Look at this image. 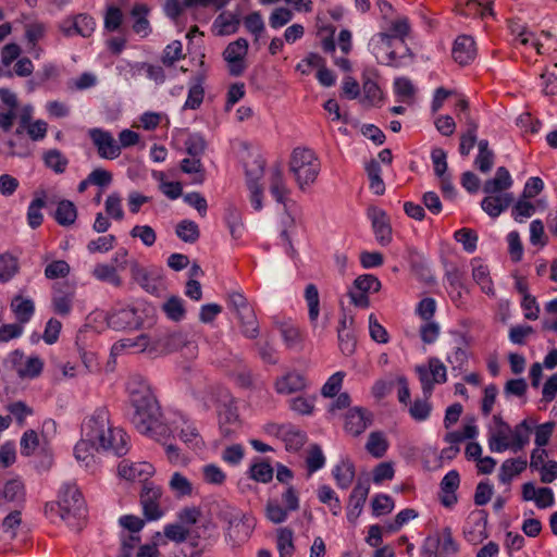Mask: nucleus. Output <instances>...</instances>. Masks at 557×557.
I'll return each mask as SVG.
<instances>
[{"label": "nucleus", "instance_id": "a18cd8bd", "mask_svg": "<svg viewBox=\"0 0 557 557\" xmlns=\"http://www.w3.org/2000/svg\"><path fill=\"white\" fill-rule=\"evenodd\" d=\"M509 255L513 262H519L523 256V247L520 236L517 232H511L507 236Z\"/></svg>", "mask_w": 557, "mask_h": 557}, {"label": "nucleus", "instance_id": "ddd939ff", "mask_svg": "<svg viewBox=\"0 0 557 557\" xmlns=\"http://www.w3.org/2000/svg\"><path fill=\"white\" fill-rule=\"evenodd\" d=\"M20 132H25L33 140L42 139L48 132V123L34 120L28 111L20 117Z\"/></svg>", "mask_w": 557, "mask_h": 557}, {"label": "nucleus", "instance_id": "c9c22d12", "mask_svg": "<svg viewBox=\"0 0 557 557\" xmlns=\"http://www.w3.org/2000/svg\"><path fill=\"white\" fill-rule=\"evenodd\" d=\"M362 100L372 106L383 100V91L375 82L368 79L363 83Z\"/></svg>", "mask_w": 557, "mask_h": 557}, {"label": "nucleus", "instance_id": "f257e3e1", "mask_svg": "<svg viewBox=\"0 0 557 557\" xmlns=\"http://www.w3.org/2000/svg\"><path fill=\"white\" fill-rule=\"evenodd\" d=\"M409 34L410 25L406 18L392 20L376 44V51L382 61L392 63L409 53L405 42Z\"/></svg>", "mask_w": 557, "mask_h": 557}, {"label": "nucleus", "instance_id": "4c0bfd02", "mask_svg": "<svg viewBox=\"0 0 557 557\" xmlns=\"http://www.w3.org/2000/svg\"><path fill=\"white\" fill-rule=\"evenodd\" d=\"M371 506L375 516H383L392 512L394 500L388 495L380 494L372 499Z\"/></svg>", "mask_w": 557, "mask_h": 557}, {"label": "nucleus", "instance_id": "6ab92c4d", "mask_svg": "<svg viewBox=\"0 0 557 557\" xmlns=\"http://www.w3.org/2000/svg\"><path fill=\"white\" fill-rule=\"evenodd\" d=\"M370 214L376 237L381 242L389 240L392 235V228L387 221L385 212L374 208L370 211Z\"/></svg>", "mask_w": 557, "mask_h": 557}, {"label": "nucleus", "instance_id": "ea45409f", "mask_svg": "<svg viewBox=\"0 0 557 557\" xmlns=\"http://www.w3.org/2000/svg\"><path fill=\"white\" fill-rule=\"evenodd\" d=\"M123 22L122 11L113 5L108 7L104 15V27L109 32H114L120 28Z\"/></svg>", "mask_w": 557, "mask_h": 557}, {"label": "nucleus", "instance_id": "4d7b16f0", "mask_svg": "<svg viewBox=\"0 0 557 557\" xmlns=\"http://www.w3.org/2000/svg\"><path fill=\"white\" fill-rule=\"evenodd\" d=\"M409 411L416 420H424L431 412V405L428 399H416Z\"/></svg>", "mask_w": 557, "mask_h": 557}, {"label": "nucleus", "instance_id": "20e7f679", "mask_svg": "<svg viewBox=\"0 0 557 557\" xmlns=\"http://www.w3.org/2000/svg\"><path fill=\"white\" fill-rule=\"evenodd\" d=\"M133 404L136 408V424L143 433L157 431L160 426V411L150 393L135 392Z\"/></svg>", "mask_w": 557, "mask_h": 557}, {"label": "nucleus", "instance_id": "49530a36", "mask_svg": "<svg viewBox=\"0 0 557 557\" xmlns=\"http://www.w3.org/2000/svg\"><path fill=\"white\" fill-rule=\"evenodd\" d=\"M22 523V513L21 511H13L8 515L2 523L3 533L7 536L13 537L16 534V528H18Z\"/></svg>", "mask_w": 557, "mask_h": 557}, {"label": "nucleus", "instance_id": "8fccbe9b", "mask_svg": "<svg viewBox=\"0 0 557 557\" xmlns=\"http://www.w3.org/2000/svg\"><path fill=\"white\" fill-rule=\"evenodd\" d=\"M182 51H183L182 44L177 40L172 41L164 49L162 62L169 66L173 65L175 61L181 59Z\"/></svg>", "mask_w": 557, "mask_h": 557}, {"label": "nucleus", "instance_id": "b1692460", "mask_svg": "<svg viewBox=\"0 0 557 557\" xmlns=\"http://www.w3.org/2000/svg\"><path fill=\"white\" fill-rule=\"evenodd\" d=\"M12 310L21 323L27 322L34 313V304L32 300L16 296L11 302Z\"/></svg>", "mask_w": 557, "mask_h": 557}, {"label": "nucleus", "instance_id": "0eeeda50", "mask_svg": "<svg viewBox=\"0 0 557 557\" xmlns=\"http://www.w3.org/2000/svg\"><path fill=\"white\" fill-rule=\"evenodd\" d=\"M248 49V41L244 38H238L225 48L223 57L232 75L238 76L244 73Z\"/></svg>", "mask_w": 557, "mask_h": 557}, {"label": "nucleus", "instance_id": "473e14b6", "mask_svg": "<svg viewBox=\"0 0 557 557\" xmlns=\"http://www.w3.org/2000/svg\"><path fill=\"white\" fill-rule=\"evenodd\" d=\"M244 25L256 39H258L264 32V22L259 12H251L244 17Z\"/></svg>", "mask_w": 557, "mask_h": 557}, {"label": "nucleus", "instance_id": "4468645a", "mask_svg": "<svg viewBox=\"0 0 557 557\" xmlns=\"http://www.w3.org/2000/svg\"><path fill=\"white\" fill-rule=\"evenodd\" d=\"M516 287L521 295V307L524 310V317L527 320L534 321L539 318L540 308L536 298L530 293L528 284L519 278L516 282Z\"/></svg>", "mask_w": 557, "mask_h": 557}, {"label": "nucleus", "instance_id": "9d476101", "mask_svg": "<svg viewBox=\"0 0 557 557\" xmlns=\"http://www.w3.org/2000/svg\"><path fill=\"white\" fill-rule=\"evenodd\" d=\"M381 287L380 281L372 275H360L355 280L354 289L350 292L352 302L359 307L369 305L368 292H377Z\"/></svg>", "mask_w": 557, "mask_h": 557}, {"label": "nucleus", "instance_id": "c85d7f7f", "mask_svg": "<svg viewBox=\"0 0 557 557\" xmlns=\"http://www.w3.org/2000/svg\"><path fill=\"white\" fill-rule=\"evenodd\" d=\"M71 267L65 260H54L45 269V276L49 280L64 278L70 274Z\"/></svg>", "mask_w": 557, "mask_h": 557}, {"label": "nucleus", "instance_id": "393cba45", "mask_svg": "<svg viewBox=\"0 0 557 557\" xmlns=\"http://www.w3.org/2000/svg\"><path fill=\"white\" fill-rule=\"evenodd\" d=\"M305 387V380L300 374L288 373L276 383V389L280 393H296Z\"/></svg>", "mask_w": 557, "mask_h": 557}, {"label": "nucleus", "instance_id": "0e129e2a", "mask_svg": "<svg viewBox=\"0 0 557 557\" xmlns=\"http://www.w3.org/2000/svg\"><path fill=\"white\" fill-rule=\"evenodd\" d=\"M542 483H552L557 479V461L549 460L536 470Z\"/></svg>", "mask_w": 557, "mask_h": 557}, {"label": "nucleus", "instance_id": "aec40b11", "mask_svg": "<svg viewBox=\"0 0 557 557\" xmlns=\"http://www.w3.org/2000/svg\"><path fill=\"white\" fill-rule=\"evenodd\" d=\"M369 421L360 409H351L346 414L345 428L350 434L359 435L367 429Z\"/></svg>", "mask_w": 557, "mask_h": 557}, {"label": "nucleus", "instance_id": "774afa93", "mask_svg": "<svg viewBox=\"0 0 557 557\" xmlns=\"http://www.w3.org/2000/svg\"><path fill=\"white\" fill-rule=\"evenodd\" d=\"M493 495V488L490 484L481 482L478 484L475 493H474V503L478 506H483L487 504Z\"/></svg>", "mask_w": 557, "mask_h": 557}, {"label": "nucleus", "instance_id": "cd10ccee", "mask_svg": "<svg viewBox=\"0 0 557 557\" xmlns=\"http://www.w3.org/2000/svg\"><path fill=\"white\" fill-rule=\"evenodd\" d=\"M45 206L46 200L44 197H37L30 202L27 211V220L33 228L38 227L42 223L44 215L41 211Z\"/></svg>", "mask_w": 557, "mask_h": 557}, {"label": "nucleus", "instance_id": "69168bd1", "mask_svg": "<svg viewBox=\"0 0 557 557\" xmlns=\"http://www.w3.org/2000/svg\"><path fill=\"white\" fill-rule=\"evenodd\" d=\"M120 524L127 531L136 533L145 527V520L138 516L126 515L120 519Z\"/></svg>", "mask_w": 557, "mask_h": 557}, {"label": "nucleus", "instance_id": "13d9d810", "mask_svg": "<svg viewBox=\"0 0 557 557\" xmlns=\"http://www.w3.org/2000/svg\"><path fill=\"white\" fill-rule=\"evenodd\" d=\"M163 308L166 314L173 320H180L185 313V309L183 307L182 301L176 297H171L164 304Z\"/></svg>", "mask_w": 557, "mask_h": 557}, {"label": "nucleus", "instance_id": "bb28decb", "mask_svg": "<svg viewBox=\"0 0 557 557\" xmlns=\"http://www.w3.org/2000/svg\"><path fill=\"white\" fill-rule=\"evenodd\" d=\"M369 494V486L363 483H357L354 487L350 497L349 505L354 509V515L357 517L362 510V507L367 500Z\"/></svg>", "mask_w": 557, "mask_h": 557}, {"label": "nucleus", "instance_id": "338daca9", "mask_svg": "<svg viewBox=\"0 0 557 557\" xmlns=\"http://www.w3.org/2000/svg\"><path fill=\"white\" fill-rule=\"evenodd\" d=\"M171 487L180 495H189L191 493L190 482L180 473H175L171 480Z\"/></svg>", "mask_w": 557, "mask_h": 557}, {"label": "nucleus", "instance_id": "052dcab7", "mask_svg": "<svg viewBox=\"0 0 557 557\" xmlns=\"http://www.w3.org/2000/svg\"><path fill=\"white\" fill-rule=\"evenodd\" d=\"M42 369V362L37 357L28 358L23 367L18 369L21 376L33 377L40 373Z\"/></svg>", "mask_w": 557, "mask_h": 557}, {"label": "nucleus", "instance_id": "5fc2aeb1", "mask_svg": "<svg viewBox=\"0 0 557 557\" xmlns=\"http://www.w3.org/2000/svg\"><path fill=\"white\" fill-rule=\"evenodd\" d=\"M343 380L344 374L342 372L333 374L324 384L322 388V394L325 397H334L335 395H337V393L341 391Z\"/></svg>", "mask_w": 557, "mask_h": 557}, {"label": "nucleus", "instance_id": "3c124183", "mask_svg": "<svg viewBox=\"0 0 557 557\" xmlns=\"http://www.w3.org/2000/svg\"><path fill=\"white\" fill-rule=\"evenodd\" d=\"M535 211L534 205L527 200L524 196L520 198L513 206L511 213L516 220L519 218H530Z\"/></svg>", "mask_w": 557, "mask_h": 557}, {"label": "nucleus", "instance_id": "72a5a7b5", "mask_svg": "<svg viewBox=\"0 0 557 557\" xmlns=\"http://www.w3.org/2000/svg\"><path fill=\"white\" fill-rule=\"evenodd\" d=\"M17 261L10 255H0V281H9L17 272Z\"/></svg>", "mask_w": 557, "mask_h": 557}, {"label": "nucleus", "instance_id": "c03bdc74", "mask_svg": "<svg viewBox=\"0 0 557 557\" xmlns=\"http://www.w3.org/2000/svg\"><path fill=\"white\" fill-rule=\"evenodd\" d=\"M554 429V422H546L534 426L535 444L537 447H544L548 444Z\"/></svg>", "mask_w": 557, "mask_h": 557}, {"label": "nucleus", "instance_id": "c756f323", "mask_svg": "<svg viewBox=\"0 0 557 557\" xmlns=\"http://www.w3.org/2000/svg\"><path fill=\"white\" fill-rule=\"evenodd\" d=\"M307 64L309 66L319 67L318 78L324 86H331L334 84V76L330 70L324 67L322 59L317 54H311L307 59Z\"/></svg>", "mask_w": 557, "mask_h": 557}, {"label": "nucleus", "instance_id": "a878e982", "mask_svg": "<svg viewBox=\"0 0 557 557\" xmlns=\"http://www.w3.org/2000/svg\"><path fill=\"white\" fill-rule=\"evenodd\" d=\"M277 549L281 557H288L295 549L294 533L288 528H280L276 532Z\"/></svg>", "mask_w": 557, "mask_h": 557}, {"label": "nucleus", "instance_id": "a19ab883", "mask_svg": "<svg viewBox=\"0 0 557 557\" xmlns=\"http://www.w3.org/2000/svg\"><path fill=\"white\" fill-rule=\"evenodd\" d=\"M318 498L322 504L329 506V508L333 511V515H336L339 510V499L330 486L320 487L318 492Z\"/></svg>", "mask_w": 557, "mask_h": 557}, {"label": "nucleus", "instance_id": "bf43d9fd", "mask_svg": "<svg viewBox=\"0 0 557 557\" xmlns=\"http://www.w3.org/2000/svg\"><path fill=\"white\" fill-rule=\"evenodd\" d=\"M106 211L113 219L121 220L123 218L122 200L116 195H111L106 200Z\"/></svg>", "mask_w": 557, "mask_h": 557}, {"label": "nucleus", "instance_id": "79ce46f5", "mask_svg": "<svg viewBox=\"0 0 557 557\" xmlns=\"http://www.w3.org/2000/svg\"><path fill=\"white\" fill-rule=\"evenodd\" d=\"M455 238L468 251H473L476 248L478 234L470 228H461L455 233Z\"/></svg>", "mask_w": 557, "mask_h": 557}, {"label": "nucleus", "instance_id": "7ed1b4c3", "mask_svg": "<svg viewBox=\"0 0 557 557\" xmlns=\"http://www.w3.org/2000/svg\"><path fill=\"white\" fill-rule=\"evenodd\" d=\"M85 434L94 436L95 441L98 442L97 446L103 449L120 451L125 445L122 432L113 429L104 416L90 418L85 423Z\"/></svg>", "mask_w": 557, "mask_h": 557}, {"label": "nucleus", "instance_id": "37998d69", "mask_svg": "<svg viewBox=\"0 0 557 557\" xmlns=\"http://www.w3.org/2000/svg\"><path fill=\"white\" fill-rule=\"evenodd\" d=\"M251 478L261 483H268L273 478V469L267 462L256 463L250 469Z\"/></svg>", "mask_w": 557, "mask_h": 557}, {"label": "nucleus", "instance_id": "a211bd4d", "mask_svg": "<svg viewBox=\"0 0 557 557\" xmlns=\"http://www.w3.org/2000/svg\"><path fill=\"white\" fill-rule=\"evenodd\" d=\"M150 9L147 4L135 3L131 10V16L134 21L133 29L137 34L146 35L149 28L148 14Z\"/></svg>", "mask_w": 557, "mask_h": 557}, {"label": "nucleus", "instance_id": "58836bf2", "mask_svg": "<svg viewBox=\"0 0 557 557\" xmlns=\"http://www.w3.org/2000/svg\"><path fill=\"white\" fill-rule=\"evenodd\" d=\"M265 515L271 522L278 524L287 519L288 510L284 506L272 500L267 505Z\"/></svg>", "mask_w": 557, "mask_h": 557}, {"label": "nucleus", "instance_id": "680f3d73", "mask_svg": "<svg viewBox=\"0 0 557 557\" xmlns=\"http://www.w3.org/2000/svg\"><path fill=\"white\" fill-rule=\"evenodd\" d=\"M534 330L532 326H515L509 332V338L513 344L523 345L527 338L533 334Z\"/></svg>", "mask_w": 557, "mask_h": 557}, {"label": "nucleus", "instance_id": "423d86ee", "mask_svg": "<svg viewBox=\"0 0 557 557\" xmlns=\"http://www.w3.org/2000/svg\"><path fill=\"white\" fill-rule=\"evenodd\" d=\"M290 166L301 184H308L315 180L318 164L314 153L307 148H297L293 152Z\"/></svg>", "mask_w": 557, "mask_h": 557}, {"label": "nucleus", "instance_id": "dca6fc26", "mask_svg": "<svg viewBox=\"0 0 557 557\" xmlns=\"http://www.w3.org/2000/svg\"><path fill=\"white\" fill-rule=\"evenodd\" d=\"M460 478L457 471H449L442 480L441 487L443 492L442 503L449 507L456 503V491L459 487Z\"/></svg>", "mask_w": 557, "mask_h": 557}, {"label": "nucleus", "instance_id": "2eb2a0df", "mask_svg": "<svg viewBox=\"0 0 557 557\" xmlns=\"http://www.w3.org/2000/svg\"><path fill=\"white\" fill-rule=\"evenodd\" d=\"M511 447H513L512 431L508 424L502 422L490 440V448L493 451L500 453Z\"/></svg>", "mask_w": 557, "mask_h": 557}, {"label": "nucleus", "instance_id": "f8f14e48", "mask_svg": "<svg viewBox=\"0 0 557 557\" xmlns=\"http://www.w3.org/2000/svg\"><path fill=\"white\" fill-rule=\"evenodd\" d=\"M160 493L153 487L144 486L141 493V505L144 515L148 520H157L163 516V510L160 508L158 498Z\"/></svg>", "mask_w": 557, "mask_h": 557}, {"label": "nucleus", "instance_id": "e433bc0d", "mask_svg": "<svg viewBox=\"0 0 557 557\" xmlns=\"http://www.w3.org/2000/svg\"><path fill=\"white\" fill-rule=\"evenodd\" d=\"M293 20V11L286 7L275 8L270 15V24L273 28L287 25Z\"/></svg>", "mask_w": 557, "mask_h": 557}, {"label": "nucleus", "instance_id": "603ef678", "mask_svg": "<svg viewBox=\"0 0 557 557\" xmlns=\"http://www.w3.org/2000/svg\"><path fill=\"white\" fill-rule=\"evenodd\" d=\"M306 462H307L308 471L310 473L320 469L324 465V456H323L321 449L317 446L311 447L308 450Z\"/></svg>", "mask_w": 557, "mask_h": 557}, {"label": "nucleus", "instance_id": "09e8293b", "mask_svg": "<svg viewBox=\"0 0 557 557\" xmlns=\"http://www.w3.org/2000/svg\"><path fill=\"white\" fill-rule=\"evenodd\" d=\"M202 513L198 507H186L178 515L182 525L185 528L195 525L201 518Z\"/></svg>", "mask_w": 557, "mask_h": 557}, {"label": "nucleus", "instance_id": "1a4fd4ad", "mask_svg": "<svg viewBox=\"0 0 557 557\" xmlns=\"http://www.w3.org/2000/svg\"><path fill=\"white\" fill-rule=\"evenodd\" d=\"M521 498L527 503H534L537 509L549 508L555 502L552 488L537 486L533 482H525L522 484Z\"/></svg>", "mask_w": 557, "mask_h": 557}, {"label": "nucleus", "instance_id": "e2e57ef3", "mask_svg": "<svg viewBox=\"0 0 557 557\" xmlns=\"http://www.w3.org/2000/svg\"><path fill=\"white\" fill-rule=\"evenodd\" d=\"M112 181V174L103 169H96L88 175V182L98 187H106Z\"/></svg>", "mask_w": 557, "mask_h": 557}, {"label": "nucleus", "instance_id": "412c9836", "mask_svg": "<svg viewBox=\"0 0 557 557\" xmlns=\"http://www.w3.org/2000/svg\"><path fill=\"white\" fill-rule=\"evenodd\" d=\"M528 462L523 458H510L503 462L500 468V480L509 482L527 469Z\"/></svg>", "mask_w": 557, "mask_h": 557}, {"label": "nucleus", "instance_id": "6e6552de", "mask_svg": "<svg viewBox=\"0 0 557 557\" xmlns=\"http://www.w3.org/2000/svg\"><path fill=\"white\" fill-rule=\"evenodd\" d=\"M89 136L97 148L100 158L114 160L121 154V146L117 144L113 135L100 128L89 132Z\"/></svg>", "mask_w": 557, "mask_h": 557}, {"label": "nucleus", "instance_id": "2f4dec72", "mask_svg": "<svg viewBox=\"0 0 557 557\" xmlns=\"http://www.w3.org/2000/svg\"><path fill=\"white\" fill-rule=\"evenodd\" d=\"M335 28L332 25L319 24L317 35L320 38L323 49L326 52L335 51L334 44Z\"/></svg>", "mask_w": 557, "mask_h": 557}, {"label": "nucleus", "instance_id": "4be33fe9", "mask_svg": "<svg viewBox=\"0 0 557 557\" xmlns=\"http://www.w3.org/2000/svg\"><path fill=\"white\" fill-rule=\"evenodd\" d=\"M97 449H98V446L96 444L94 436H88L85 434V425H84L83 430H82V438L78 441V443L75 445V448H74L76 459L87 460V459L94 457Z\"/></svg>", "mask_w": 557, "mask_h": 557}, {"label": "nucleus", "instance_id": "6e6d98bb", "mask_svg": "<svg viewBox=\"0 0 557 557\" xmlns=\"http://www.w3.org/2000/svg\"><path fill=\"white\" fill-rule=\"evenodd\" d=\"M95 275L101 281H108L113 283L114 285L120 284V277L116 274V269L113 265L101 264L98 265L95 271Z\"/></svg>", "mask_w": 557, "mask_h": 557}, {"label": "nucleus", "instance_id": "864d4df0", "mask_svg": "<svg viewBox=\"0 0 557 557\" xmlns=\"http://www.w3.org/2000/svg\"><path fill=\"white\" fill-rule=\"evenodd\" d=\"M164 535L173 542H184L189 536V529L182 524H170L165 527Z\"/></svg>", "mask_w": 557, "mask_h": 557}, {"label": "nucleus", "instance_id": "f3484780", "mask_svg": "<svg viewBox=\"0 0 557 557\" xmlns=\"http://www.w3.org/2000/svg\"><path fill=\"white\" fill-rule=\"evenodd\" d=\"M54 218L60 225L70 226L77 219V208L70 200H61L57 205Z\"/></svg>", "mask_w": 557, "mask_h": 557}, {"label": "nucleus", "instance_id": "de8ad7c7", "mask_svg": "<svg viewBox=\"0 0 557 557\" xmlns=\"http://www.w3.org/2000/svg\"><path fill=\"white\" fill-rule=\"evenodd\" d=\"M46 164L57 173H62L67 164L66 159L57 150H50L45 156Z\"/></svg>", "mask_w": 557, "mask_h": 557}, {"label": "nucleus", "instance_id": "5701e85b", "mask_svg": "<svg viewBox=\"0 0 557 557\" xmlns=\"http://www.w3.org/2000/svg\"><path fill=\"white\" fill-rule=\"evenodd\" d=\"M366 448L374 458H382L388 449V441L382 432H372Z\"/></svg>", "mask_w": 557, "mask_h": 557}, {"label": "nucleus", "instance_id": "7c9ffc66", "mask_svg": "<svg viewBox=\"0 0 557 557\" xmlns=\"http://www.w3.org/2000/svg\"><path fill=\"white\" fill-rule=\"evenodd\" d=\"M395 476L394 465L391 461L381 462L372 471V480L375 484L392 481Z\"/></svg>", "mask_w": 557, "mask_h": 557}, {"label": "nucleus", "instance_id": "f704fd0d", "mask_svg": "<svg viewBox=\"0 0 557 557\" xmlns=\"http://www.w3.org/2000/svg\"><path fill=\"white\" fill-rule=\"evenodd\" d=\"M176 234L182 240L193 243L199 237V228L196 223L185 220L177 225Z\"/></svg>", "mask_w": 557, "mask_h": 557}, {"label": "nucleus", "instance_id": "9b49d317", "mask_svg": "<svg viewBox=\"0 0 557 557\" xmlns=\"http://www.w3.org/2000/svg\"><path fill=\"white\" fill-rule=\"evenodd\" d=\"M476 54L475 42L472 37L459 36L453 48V57L461 65H466L473 61Z\"/></svg>", "mask_w": 557, "mask_h": 557}, {"label": "nucleus", "instance_id": "f03ea898", "mask_svg": "<svg viewBox=\"0 0 557 557\" xmlns=\"http://www.w3.org/2000/svg\"><path fill=\"white\" fill-rule=\"evenodd\" d=\"M512 178L509 171L500 166L494 176L484 183L483 190L487 195L482 201L483 210L491 216H498L513 198L506 191L511 187Z\"/></svg>", "mask_w": 557, "mask_h": 557}, {"label": "nucleus", "instance_id": "39448f33", "mask_svg": "<svg viewBox=\"0 0 557 557\" xmlns=\"http://www.w3.org/2000/svg\"><path fill=\"white\" fill-rule=\"evenodd\" d=\"M54 504L61 518L75 515L85 506V498L75 483H64L55 492Z\"/></svg>", "mask_w": 557, "mask_h": 557}]
</instances>
